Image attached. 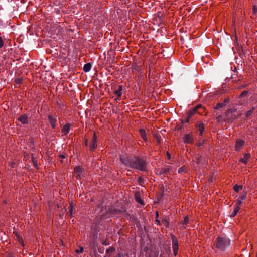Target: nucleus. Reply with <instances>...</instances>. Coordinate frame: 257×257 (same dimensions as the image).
<instances>
[{
  "instance_id": "obj_1",
  "label": "nucleus",
  "mask_w": 257,
  "mask_h": 257,
  "mask_svg": "<svg viewBox=\"0 0 257 257\" xmlns=\"http://www.w3.org/2000/svg\"><path fill=\"white\" fill-rule=\"evenodd\" d=\"M120 160L125 166L133 169L142 171H146L147 170V163L145 160L140 158L135 157L130 159L125 156H122L120 157Z\"/></svg>"
},
{
  "instance_id": "obj_2",
  "label": "nucleus",
  "mask_w": 257,
  "mask_h": 257,
  "mask_svg": "<svg viewBox=\"0 0 257 257\" xmlns=\"http://www.w3.org/2000/svg\"><path fill=\"white\" fill-rule=\"evenodd\" d=\"M230 244L229 239L224 237H218L216 241V247L220 249H223L228 246Z\"/></svg>"
},
{
  "instance_id": "obj_3",
  "label": "nucleus",
  "mask_w": 257,
  "mask_h": 257,
  "mask_svg": "<svg viewBox=\"0 0 257 257\" xmlns=\"http://www.w3.org/2000/svg\"><path fill=\"white\" fill-rule=\"evenodd\" d=\"M171 238L172 240V249L173 250V253L175 256H176L178 254V241L176 237L173 235H171Z\"/></svg>"
},
{
  "instance_id": "obj_4",
  "label": "nucleus",
  "mask_w": 257,
  "mask_h": 257,
  "mask_svg": "<svg viewBox=\"0 0 257 257\" xmlns=\"http://www.w3.org/2000/svg\"><path fill=\"white\" fill-rule=\"evenodd\" d=\"M201 108H202V106L200 105H198L196 107H194L192 109L190 110L188 113V116L186 122H188L189 121V118H191L194 114L196 113L197 110Z\"/></svg>"
},
{
  "instance_id": "obj_5",
  "label": "nucleus",
  "mask_w": 257,
  "mask_h": 257,
  "mask_svg": "<svg viewBox=\"0 0 257 257\" xmlns=\"http://www.w3.org/2000/svg\"><path fill=\"white\" fill-rule=\"evenodd\" d=\"M74 172L76 178L77 179H81L83 175V169L81 166H77L74 168Z\"/></svg>"
},
{
  "instance_id": "obj_6",
  "label": "nucleus",
  "mask_w": 257,
  "mask_h": 257,
  "mask_svg": "<svg viewBox=\"0 0 257 257\" xmlns=\"http://www.w3.org/2000/svg\"><path fill=\"white\" fill-rule=\"evenodd\" d=\"M244 143H245L244 141H243L242 140H240V139L237 140L236 141V144H235V150L237 151L240 150L242 148V147L244 145Z\"/></svg>"
},
{
  "instance_id": "obj_7",
  "label": "nucleus",
  "mask_w": 257,
  "mask_h": 257,
  "mask_svg": "<svg viewBox=\"0 0 257 257\" xmlns=\"http://www.w3.org/2000/svg\"><path fill=\"white\" fill-rule=\"evenodd\" d=\"M183 141L185 143L191 144L193 143V138L190 134H185L183 137Z\"/></svg>"
},
{
  "instance_id": "obj_8",
  "label": "nucleus",
  "mask_w": 257,
  "mask_h": 257,
  "mask_svg": "<svg viewBox=\"0 0 257 257\" xmlns=\"http://www.w3.org/2000/svg\"><path fill=\"white\" fill-rule=\"evenodd\" d=\"M97 146V136L95 132L93 133V137L92 142L90 145V148L91 151H93Z\"/></svg>"
},
{
  "instance_id": "obj_9",
  "label": "nucleus",
  "mask_w": 257,
  "mask_h": 257,
  "mask_svg": "<svg viewBox=\"0 0 257 257\" xmlns=\"http://www.w3.org/2000/svg\"><path fill=\"white\" fill-rule=\"evenodd\" d=\"M49 121L53 128H55L56 126V117L50 115L48 116Z\"/></svg>"
},
{
  "instance_id": "obj_10",
  "label": "nucleus",
  "mask_w": 257,
  "mask_h": 257,
  "mask_svg": "<svg viewBox=\"0 0 257 257\" xmlns=\"http://www.w3.org/2000/svg\"><path fill=\"white\" fill-rule=\"evenodd\" d=\"M70 127H71V125L70 124H67L65 125L63 127V128H62V130H61V132L63 134V135H66L67 134H68V133L70 131Z\"/></svg>"
},
{
  "instance_id": "obj_11",
  "label": "nucleus",
  "mask_w": 257,
  "mask_h": 257,
  "mask_svg": "<svg viewBox=\"0 0 257 257\" xmlns=\"http://www.w3.org/2000/svg\"><path fill=\"white\" fill-rule=\"evenodd\" d=\"M18 120L23 124H27L28 123V118L27 115H22L19 117Z\"/></svg>"
},
{
  "instance_id": "obj_12",
  "label": "nucleus",
  "mask_w": 257,
  "mask_h": 257,
  "mask_svg": "<svg viewBox=\"0 0 257 257\" xmlns=\"http://www.w3.org/2000/svg\"><path fill=\"white\" fill-rule=\"evenodd\" d=\"M250 154H245L243 158L240 159V161L245 164H247L248 159L250 158Z\"/></svg>"
},
{
  "instance_id": "obj_13",
  "label": "nucleus",
  "mask_w": 257,
  "mask_h": 257,
  "mask_svg": "<svg viewBox=\"0 0 257 257\" xmlns=\"http://www.w3.org/2000/svg\"><path fill=\"white\" fill-rule=\"evenodd\" d=\"M74 209V205L72 203H71L70 204L69 207L68 208V212H69L68 215L70 217H72V216H73V210Z\"/></svg>"
},
{
  "instance_id": "obj_14",
  "label": "nucleus",
  "mask_w": 257,
  "mask_h": 257,
  "mask_svg": "<svg viewBox=\"0 0 257 257\" xmlns=\"http://www.w3.org/2000/svg\"><path fill=\"white\" fill-rule=\"evenodd\" d=\"M240 207L238 206H235L233 210V211L230 213V216L231 217H234L237 213L240 210Z\"/></svg>"
},
{
  "instance_id": "obj_15",
  "label": "nucleus",
  "mask_w": 257,
  "mask_h": 257,
  "mask_svg": "<svg viewBox=\"0 0 257 257\" xmlns=\"http://www.w3.org/2000/svg\"><path fill=\"white\" fill-rule=\"evenodd\" d=\"M140 135H141L142 138L144 141H147V138L146 136V133L145 130L144 128H141L140 130Z\"/></svg>"
},
{
  "instance_id": "obj_16",
  "label": "nucleus",
  "mask_w": 257,
  "mask_h": 257,
  "mask_svg": "<svg viewBox=\"0 0 257 257\" xmlns=\"http://www.w3.org/2000/svg\"><path fill=\"white\" fill-rule=\"evenodd\" d=\"M204 129V125L202 123H200L198 125V131L199 132L200 135H202Z\"/></svg>"
},
{
  "instance_id": "obj_17",
  "label": "nucleus",
  "mask_w": 257,
  "mask_h": 257,
  "mask_svg": "<svg viewBox=\"0 0 257 257\" xmlns=\"http://www.w3.org/2000/svg\"><path fill=\"white\" fill-rule=\"evenodd\" d=\"M91 68V65L90 63H88L84 65L83 70L85 72H89Z\"/></svg>"
},
{
  "instance_id": "obj_18",
  "label": "nucleus",
  "mask_w": 257,
  "mask_h": 257,
  "mask_svg": "<svg viewBox=\"0 0 257 257\" xmlns=\"http://www.w3.org/2000/svg\"><path fill=\"white\" fill-rule=\"evenodd\" d=\"M121 91H122V87H121V86H119L118 89L114 90V93L118 97H120L121 95Z\"/></svg>"
},
{
  "instance_id": "obj_19",
  "label": "nucleus",
  "mask_w": 257,
  "mask_h": 257,
  "mask_svg": "<svg viewBox=\"0 0 257 257\" xmlns=\"http://www.w3.org/2000/svg\"><path fill=\"white\" fill-rule=\"evenodd\" d=\"M233 189L235 192H238L240 190H241L242 189V186L235 185L234 186Z\"/></svg>"
},
{
  "instance_id": "obj_20",
  "label": "nucleus",
  "mask_w": 257,
  "mask_h": 257,
  "mask_svg": "<svg viewBox=\"0 0 257 257\" xmlns=\"http://www.w3.org/2000/svg\"><path fill=\"white\" fill-rule=\"evenodd\" d=\"M188 218L187 217H185L184 218V219L183 221L181 223L182 224V225H183L182 227L184 228H185L186 227V225L188 223Z\"/></svg>"
},
{
  "instance_id": "obj_21",
  "label": "nucleus",
  "mask_w": 257,
  "mask_h": 257,
  "mask_svg": "<svg viewBox=\"0 0 257 257\" xmlns=\"http://www.w3.org/2000/svg\"><path fill=\"white\" fill-rule=\"evenodd\" d=\"M186 168L185 166H182V167H180L178 170V172L179 173H182L183 172H185L186 171Z\"/></svg>"
},
{
  "instance_id": "obj_22",
  "label": "nucleus",
  "mask_w": 257,
  "mask_h": 257,
  "mask_svg": "<svg viewBox=\"0 0 257 257\" xmlns=\"http://www.w3.org/2000/svg\"><path fill=\"white\" fill-rule=\"evenodd\" d=\"M242 203V200H241V199H239L238 198L236 201L235 206L240 207V206L241 205Z\"/></svg>"
},
{
  "instance_id": "obj_23",
  "label": "nucleus",
  "mask_w": 257,
  "mask_h": 257,
  "mask_svg": "<svg viewBox=\"0 0 257 257\" xmlns=\"http://www.w3.org/2000/svg\"><path fill=\"white\" fill-rule=\"evenodd\" d=\"M84 251V248L83 247L81 246L80 247V248L79 249H76L75 250L76 253H82Z\"/></svg>"
},
{
  "instance_id": "obj_24",
  "label": "nucleus",
  "mask_w": 257,
  "mask_h": 257,
  "mask_svg": "<svg viewBox=\"0 0 257 257\" xmlns=\"http://www.w3.org/2000/svg\"><path fill=\"white\" fill-rule=\"evenodd\" d=\"M224 104L223 103H217L215 107V108L218 109L223 107Z\"/></svg>"
},
{
  "instance_id": "obj_25",
  "label": "nucleus",
  "mask_w": 257,
  "mask_h": 257,
  "mask_svg": "<svg viewBox=\"0 0 257 257\" xmlns=\"http://www.w3.org/2000/svg\"><path fill=\"white\" fill-rule=\"evenodd\" d=\"M247 93H248V92H247V91H244L243 92H242L240 94V95L239 97H243V96H244L246 95H247Z\"/></svg>"
},
{
  "instance_id": "obj_26",
  "label": "nucleus",
  "mask_w": 257,
  "mask_h": 257,
  "mask_svg": "<svg viewBox=\"0 0 257 257\" xmlns=\"http://www.w3.org/2000/svg\"><path fill=\"white\" fill-rule=\"evenodd\" d=\"M245 197H246V193H245V194H242V195H240V196H239V199H241V200H242V201H243V200H244V199H245Z\"/></svg>"
},
{
  "instance_id": "obj_27",
  "label": "nucleus",
  "mask_w": 257,
  "mask_h": 257,
  "mask_svg": "<svg viewBox=\"0 0 257 257\" xmlns=\"http://www.w3.org/2000/svg\"><path fill=\"white\" fill-rule=\"evenodd\" d=\"M253 110H254V109L252 108V110H250L249 111H247V112L246 113V116L248 117V116H250L252 114Z\"/></svg>"
},
{
  "instance_id": "obj_28",
  "label": "nucleus",
  "mask_w": 257,
  "mask_h": 257,
  "mask_svg": "<svg viewBox=\"0 0 257 257\" xmlns=\"http://www.w3.org/2000/svg\"><path fill=\"white\" fill-rule=\"evenodd\" d=\"M136 200L137 201L140 203V204H143V201L139 197H136Z\"/></svg>"
},
{
  "instance_id": "obj_29",
  "label": "nucleus",
  "mask_w": 257,
  "mask_h": 257,
  "mask_svg": "<svg viewBox=\"0 0 257 257\" xmlns=\"http://www.w3.org/2000/svg\"><path fill=\"white\" fill-rule=\"evenodd\" d=\"M4 45V42H3V40L2 39V38H1V37H0V48H2Z\"/></svg>"
},
{
  "instance_id": "obj_30",
  "label": "nucleus",
  "mask_w": 257,
  "mask_h": 257,
  "mask_svg": "<svg viewBox=\"0 0 257 257\" xmlns=\"http://www.w3.org/2000/svg\"><path fill=\"white\" fill-rule=\"evenodd\" d=\"M21 79H17L15 80V82L17 84H21Z\"/></svg>"
},
{
  "instance_id": "obj_31",
  "label": "nucleus",
  "mask_w": 257,
  "mask_h": 257,
  "mask_svg": "<svg viewBox=\"0 0 257 257\" xmlns=\"http://www.w3.org/2000/svg\"><path fill=\"white\" fill-rule=\"evenodd\" d=\"M138 182L141 184L142 183H143V178L141 177H139L138 179Z\"/></svg>"
},
{
  "instance_id": "obj_32",
  "label": "nucleus",
  "mask_w": 257,
  "mask_h": 257,
  "mask_svg": "<svg viewBox=\"0 0 257 257\" xmlns=\"http://www.w3.org/2000/svg\"><path fill=\"white\" fill-rule=\"evenodd\" d=\"M19 242L20 243L22 244L23 245V240L22 238H19Z\"/></svg>"
},
{
  "instance_id": "obj_33",
  "label": "nucleus",
  "mask_w": 257,
  "mask_h": 257,
  "mask_svg": "<svg viewBox=\"0 0 257 257\" xmlns=\"http://www.w3.org/2000/svg\"><path fill=\"white\" fill-rule=\"evenodd\" d=\"M88 139H86V140H85V145H86V146H87V145H88Z\"/></svg>"
},
{
  "instance_id": "obj_34",
  "label": "nucleus",
  "mask_w": 257,
  "mask_h": 257,
  "mask_svg": "<svg viewBox=\"0 0 257 257\" xmlns=\"http://www.w3.org/2000/svg\"><path fill=\"white\" fill-rule=\"evenodd\" d=\"M167 156L168 159H170L171 158V155L169 153H167Z\"/></svg>"
},
{
  "instance_id": "obj_35",
  "label": "nucleus",
  "mask_w": 257,
  "mask_h": 257,
  "mask_svg": "<svg viewBox=\"0 0 257 257\" xmlns=\"http://www.w3.org/2000/svg\"><path fill=\"white\" fill-rule=\"evenodd\" d=\"M60 157H61L62 158H65V156L63 155H60Z\"/></svg>"
},
{
  "instance_id": "obj_36",
  "label": "nucleus",
  "mask_w": 257,
  "mask_h": 257,
  "mask_svg": "<svg viewBox=\"0 0 257 257\" xmlns=\"http://www.w3.org/2000/svg\"><path fill=\"white\" fill-rule=\"evenodd\" d=\"M140 69H140V68L139 67H138V69H137V70H138V71H139Z\"/></svg>"
}]
</instances>
